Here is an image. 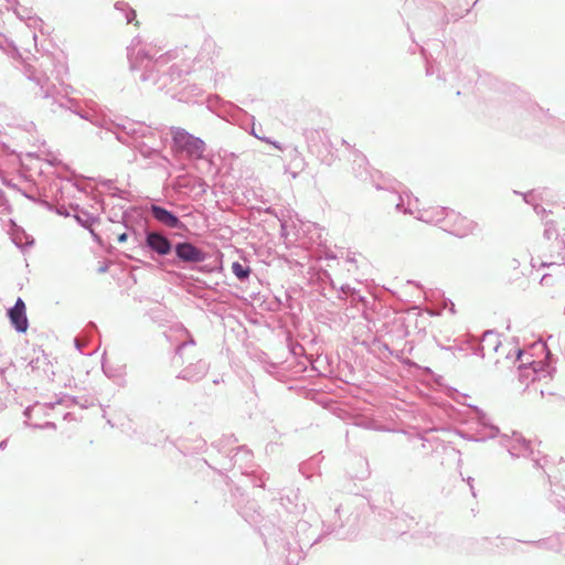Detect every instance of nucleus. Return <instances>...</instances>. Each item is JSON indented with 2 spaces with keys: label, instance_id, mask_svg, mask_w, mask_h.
<instances>
[{
  "label": "nucleus",
  "instance_id": "nucleus-2",
  "mask_svg": "<svg viewBox=\"0 0 565 565\" xmlns=\"http://www.w3.org/2000/svg\"><path fill=\"white\" fill-rule=\"evenodd\" d=\"M174 141L179 147L185 149L191 154L200 156L204 149V145L201 140L193 138L185 132L177 131L174 134Z\"/></svg>",
  "mask_w": 565,
  "mask_h": 565
},
{
  "label": "nucleus",
  "instance_id": "nucleus-5",
  "mask_svg": "<svg viewBox=\"0 0 565 565\" xmlns=\"http://www.w3.org/2000/svg\"><path fill=\"white\" fill-rule=\"evenodd\" d=\"M151 213L157 221L171 228H175L180 224V221L175 215L161 206L152 205Z\"/></svg>",
  "mask_w": 565,
  "mask_h": 565
},
{
  "label": "nucleus",
  "instance_id": "nucleus-1",
  "mask_svg": "<svg viewBox=\"0 0 565 565\" xmlns=\"http://www.w3.org/2000/svg\"><path fill=\"white\" fill-rule=\"evenodd\" d=\"M24 301L19 298L13 308L8 312L9 319L19 332H25L29 327Z\"/></svg>",
  "mask_w": 565,
  "mask_h": 565
},
{
  "label": "nucleus",
  "instance_id": "nucleus-4",
  "mask_svg": "<svg viewBox=\"0 0 565 565\" xmlns=\"http://www.w3.org/2000/svg\"><path fill=\"white\" fill-rule=\"evenodd\" d=\"M147 244L160 255H167L171 250V243L169 239L158 233L148 234Z\"/></svg>",
  "mask_w": 565,
  "mask_h": 565
},
{
  "label": "nucleus",
  "instance_id": "nucleus-7",
  "mask_svg": "<svg viewBox=\"0 0 565 565\" xmlns=\"http://www.w3.org/2000/svg\"><path fill=\"white\" fill-rule=\"evenodd\" d=\"M126 239H127V234L126 233L119 235V237H118L119 242H125Z\"/></svg>",
  "mask_w": 565,
  "mask_h": 565
},
{
  "label": "nucleus",
  "instance_id": "nucleus-3",
  "mask_svg": "<svg viewBox=\"0 0 565 565\" xmlns=\"http://www.w3.org/2000/svg\"><path fill=\"white\" fill-rule=\"evenodd\" d=\"M178 257L184 262L200 263L205 258L204 253L190 243H180L175 247Z\"/></svg>",
  "mask_w": 565,
  "mask_h": 565
},
{
  "label": "nucleus",
  "instance_id": "nucleus-6",
  "mask_svg": "<svg viewBox=\"0 0 565 565\" xmlns=\"http://www.w3.org/2000/svg\"><path fill=\"white\" fill-rule=\"evenodd\" d=\"M232 270L238 279H245L249 276V268L244 267L242 264L235 262L232 264Z\"/></svg>",
  "mask_w": 565,
  "mask_h": 565
}]
</instances>
